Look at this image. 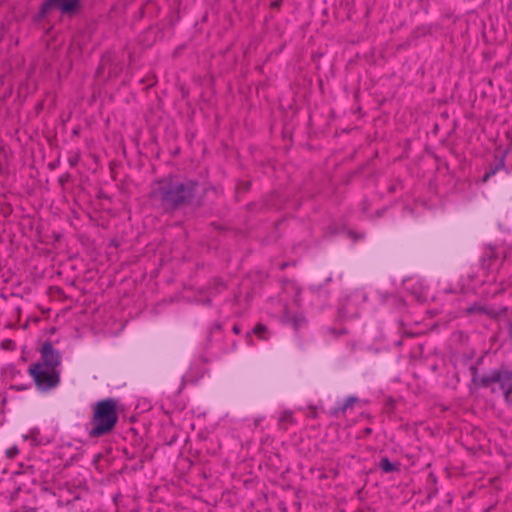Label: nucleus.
Returning a JSON list of instances; mask_svg holds the SVG:
<instances>
[{
  "instance_id": "f257e3e1",
  "label": "nucleus",
  "mask_w": 512,
  "mask_h": 512,
  "mask_svg": "<svg viewBox=\"0 0 512 512\" xmlns=\"http://www.w3.org/2000/svg\"><path fill=\"white\" fill-rule=\"evenodd\" d=\"M199 182L169 174L151 183L149 199L164 213H173L198 202Z\"/></svg>"
},
{
  "instance_id": "f03ea898",
  "label": "nucleus",
  "mask_w": 512,
  "mask_h": 512,
  "mask_svg": "<svg viewBox=\"0 0 512 512\" xmlns=\"http://www.w3.org/2000/svg\"><path fill=\"white\" fill-rule=\"evenodd\" d=\"M40 353V359L29 365L28 374L33 379L37 390L47 393L60 385L62 357L50 341L43 343Z\"/></svg>"
},
{
  "instance_id": "7ed1b4c3",
  "label": "nucleus",
  "mask_w": 512,
  "mask_h": 512,
  "mask_svg": "<svg viewBox=\"0 0 512 512\" xmlns=\"http://www.w3.org/2000/svg\"><path fill=\"white\" fill-rule=\"evenodd\" d=\"M118 401L106 398L97 401L92 408V416L88 423L90 438H100L111 433L118 423Z\"/></svg>"
},
{
  "instance_id": "20e7f679",
  "label": "nucleus",
  "mask_w": 512,
  "mask_h": 512,
  "mask_svg": "<svg viewBox=\"0 0 512 512\" xmlns=\"http://www.w3.org/2000/svg\"><path fill=\"white\" fill-rule=\"evenodd\" d=\"M496 383L499 384L505 400L508 401L512 393V369L501 365L499 368L483 374L478 380V385L483 388H491Z\"/></svg>"
},
{
  "instance_id": "39448f33",
  "label": "nucleus",
  "mask_w": 512,
  "mask_h": 512,
  "mask_svg": "<svg viewBox=\"0 0 512 512\" xmlns=\"http://www.w3.org/2000/svg\"><path fill=\"white\" fill-rule=\"evenodd\" d=\"M511 252L512 248L509 247H486L481 258L482 269L488 274L497 272Z\"/></svg>"
},
{
  "instance_id": "423d86ee",
  "label": "nucleus",
  "mask_w": 512,
  "mask_h": 512,
  "mask_svg": "<svg viewBox=\"0 0 512 512\" xmlns=\"http://www.w3.org/2000/svg\"><path fill=\"white\" fill-rule=\"evenodd\" d=\"M79 6V0H45L41 5L39 16L45 17L51 10H59L62 14L73 15Z\"/></svg>"
},
{
  "instance_id": "0eeeda50",
  "label": "nucleus",
  "mask_w": 512,
  "mask_h": 512,
  "mask_svg": "<svg viewBox=\"0 0 512 512\" xmlns=\"http://www.w3.org/2000/svg\"><path fill=\"white\" fill-rule=\"evenodd\" d=\"M283 322L291 325L293 329L297 331L306 324V319L302 314L292 313L285 310L283 313Z\"/></svg>"
},
{
  "instance_id": "6e6552de",
  "label": "nucleus",
  "mask_w": 512,
  "mask_h": 512,
  "mask_svg": "<svg viewBox=\"0 0 512 512\" xmlns=\"http://www.w3.org/2000/svg\"><path fill=\"white\" fill-rule=\"evenodd\" d=\"M505 157H501L498 162L489 168V170L483 175L482 182L486 183L492 176H494L499 170L505 169Z\"/></svg>"
},
{
  "instance_id": "1a4fd4ad",
  "label": "nucleus",
  "mask_w": 512,
  "mask_h": 512,
  "mask_svg": "<svg viewBox=\"0 0 512 512\" xmlns=\"http://www.w3.org/2000/svg\"><path fill=\"white\" fill-rule=\"evenodd\" d=\"M379 468L385 473L398 471L399 469L398 464L390 462V460L387 457H382L380 459Z\"/></svg>"
},
{
  "instance_id": "9d476101",
  "label": "nucleus",
  "mask_w": 512,
  "mask_h": 512,
  "mask_svg": "<svg viewBox=\"0 0 512 512\" xmlns=\"http://www.w3.org/2000/svg\"><path fill=\"white\" fill-rule=\"evenodd\" d=\"M294 418L292 416V412L284 411L279 419V428L282 430H287L289 424H294Z\"/></svg>"
},
{
  "instance_id": "9b49d317",
  "label": "nucleus",
  "mask_w": 512,
  "mask_h": 512,
  "mask_svg": "<svg viewBox=\"0 0 512 512\" xmlns=\"http://www.w3.org/2000/svg\"><path fill=\"white\" fill-rule=\"evenodd\" d=\"M80 159H81L80 150L76 149V150L69 151L67 160L71 167H76L77 164L79 163Z\"/></svg>"
},
{
  "instance_id": "f8f14e48",
  "label": "nucleus",
  "mask_w": 512,
  "mask_h": 512,
  "mask_svg": "<svg viewBox=\"0 0 512 512\" xmlns=\"http://www.w3.org/2000/svg\"><path fill=\"white\" fill-rule=\"evenodd\" d=\"M253 333L263 340L267 339V327L261 323L256 324V326L253 328Z\"/></svg>"
},
{
  "instance_id": "ddd939ff",
  "label": "nucleus",
  "mask_w": 512,
  "mask_h": 512,
  "mask_svg": "<svg viewBox=\"0 0 512 512\" xmlns=\"http://www.w3.org/2000/svg\"><path fill=\"white\" fill-rule=\"evenodd\" d=\"M330 414H331V416H333L335 418H340L346 414V411L344 410L343 406L340 405L338 407L333 408L330 411Z\"/></svg>"
},
{
  "instance_id": "4468645a",
  "label": "nucleus",
  "mask_w": 512,
  "mask_h": 512,
  "mask_svg": "<svg viewBox=\"0 0 512 512\" xmlns=\"http://www.w3.org/2000/svg\"><path fill=\"white\" fill-rule=\"evenodd\" d=\"M358 401V399L354 396H350L348 397L344 403L342 404L343 408L345 411H347L348 409H351L353 407V405Z\"/></svg>"
},
{
  "instance_id": "2eb2a0df",
  "label": "nucleus",
  "mask_w": 512,
  "mask_h": 512,
  "mask_svg": "<svg viewBox=\"0 0 512 512\" xmlns=\"http://www.w3.org/2000/svg\"><path fill=\"white\" fill-rule=\"evenodd\" d=\"M18 453H19V450H18V448H17L16 446L11 447V448L7 449V451H6V455H7L9 458H11V459H13L14 457H16V455H17Z\"/></svg>"
},
{
  "instance_id": "dca6fc26",
  "label": "nucleus",
  "mask_w": 512,
  "mask_h": 512,
  "mask_svg": "<svg viewBox=\"0 0 512 512\" xmlns=\"http://www.w3.org/2000/svg\"><path fill=\"white\" fill-rule=\"evenodd\" d=\"M283 4V0H274L271 2L270 6L272 9H279Z\"/></svg>"
},
{
  "instance_id": "f3484780",
  "label": "nucleus",
  "mask_w": 512,
  "mask_h": 512,
  "mask_svg": "<svg viewBox=\"0 0 512 512\" xmlns=\"http://www.w3.org/2000/svg\"><path fill=\"white\" fill-rule=\"evenodd\" d=\"M232 330H233V332L235 334H239L240 333V327L238 325H234Z\"/></svg>"
},
{
  "instance_id": "a211bd4d",
  "label": "nucleus",
  "mask_w": 512,
  "mask_h": 512,
  "mask_svg": "<svg viewBox=\"0 0 512 512\" xmlns=\"http://www.w3.org/2000/svg\"><path fill=\"white\" fill-rule=\"evenodd\" d=\"M372 433V429L370 427H367L364 429V434L365 435H370Z\"/></svg>"
},
{
  "instance_id": "6ab92c4d",
  "label": "nucleus",
  "mask_w": 512,
  "mask_h": 512,
  "mask_svg": "<svg viewBox=\"0 0 512 512\" xmlns=\"http://www.w3.org/2000/svg\"><path fill=\"white\" fill-rule=\"evenodd\" d=\"M492 508H493V506L488 507V508L486 509V511H485V512H490V510H491Z\"/></svg>"
}]
</instances>
